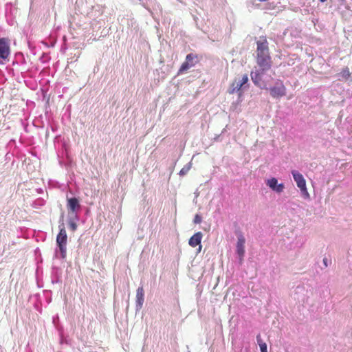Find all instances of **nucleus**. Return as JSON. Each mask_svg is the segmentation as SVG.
Listing matches in <instances>:
<instances>
[{
    "label": "nucleus",
    "mask_w": 352,
    "mask_h": 352,
    "mask_svg": "<svg viewBox=\"0 0 352 352\" xmlns=\"http://www.w3.org/2000/svg\"><path fill=\"white\" fill-rule=\"evenodd\" d=\"M256 63L260 67V69L252 72L250 76L256 87L261 89H266V85L263 82L262 76L265 72L269 70L272 67V60L266 37H260V39L256 42Z\"/></svg>",
    "instance_id": "1"
},
{
    "label": "nucleus",
    "mask_w": 352,
    "mask_h": 352,
    "mask_svg": "<svg viewBox=\"0 0 352 352\" xmlns=\"http://www.w3.org/2000/svg\"><path fill=\"white\" fill-rule=\"evenodd\" d=\"M67 235L64 227L60 229L59 233L56 236V243L59 248L61 257L65 258L66 257V251H67Z\"/></svg>",
    "instance_id": "2"
},
{
    "label": "nucleus",
    "mask_w": 352,
    "mask_h": 352,
    "mask_svg": "<svg viewBox=\"0 0 352 352\" xmlns=\"http://www.w3.org/2000/svg\"><path fill=\"white\" fill-rule=\"evenodd\" d=\"M270 95L274 98H280L286 96L287 89L280 80H277L275 85L269 88Z\"/></svg>",
    "instance_id": "3"
},
{
    "label": "nucleus",
    "mask_w": 352,
    "mask_h": 352,
    "mask_svg": "<svg viewBox=\"0 0 352 352\" xmlns=\"http://www.w3.org/2000/svg\"><path fill=\"white\" fill-rule=\"evenodd\" d=\"M199 62V57L195 54H188L185 61L182 64L180 68L178 70V75L182 74L190 68L194 67Z\"/></svg>",
    "instance_id": "4"
},
{
    "label": "nucleus",
    "mask_w": 352,
    "mask_h": 352,
    "mask_svg": "<svg viewBox=\"0 0 352 352\" xmlns=\"http://www.w3.org/2000/svg\"><path fill=\"white\" fill-rule=\"evenodd\" d=\"M10 55L9 40L6 38H0V64H4L6 61H8Z\"/></svg>",
    "instance_id": "5"
},
{
    "label": "nucleus",
    "mask_w": 352,
    "mask_h": 352,
    "mask_svg": "<svg viewBox=\"0 0 352 352\" xmlns=\"http://www.w3.org/2000/svg\"><path fill=\"white\" fill-rule=\"evenodd\" d=\"M248 76L247 74H245L242 79L239 81L234 80L232 83L231 84L228 92L230 94H233L236 91H239L241 90V89L243 87L244 85L248 83Z\"/></svg>",
    "instance_id": "6"
},
{
    "label": "nucleus",
    "mask_w": 352,
    "mask_h": 352,
    "mask_svg": "<svg viewBox=\"0 0 352 352\" xmlns=\"http://www.w3.org/2000/svg\"><path fill=\"white\" fill-rule=\"evenodd\" d=\"M267 185L276 192H282L285 188L283 184H278V180L275 177H272L267 181Z\"/></svg>",
    "instance_id": "7"
},
{
    "label": "nucleus",
    "mask_w": 352,
    "mask_h": 352,
    "mask_svg": "<svg viewBox=\"0 0 352 352\" xmlns=\"http://www.w3.org/2000/svg\"><path fill=\"white\" fill-rule=\"evenodd\" d=\"M202 237L203 234L201 232H196L190 238L188 241L189 245L192 248H195L197 245H199L198 251L200 252L201 250V245L200 244Z\"/></svg>",
    "instance_id": "8"
},
{
    "label": "nucleus",
    "mask_w": 352,
    "mask_h": 352,
    "mask_svg": "<svg viewBox=\"0 0 352 352\" xmlns=\"http://www.w3.org/2000/svg\"><path fill=\"white\" fill-rule=\"evenodd\" d=\"M245 239L244 236L242 234H240L238 236L237 243H236V252L240 256V258L242 259V258L244 256L245 254Z\"/></svg>",
    "instance_id": "9"
},
{
    "label": "nucleus",
    "mask_w": 352,
    "mask_h": 352,
    "mask_svg": "<svg viewBox=\"0 0 352 352\" xmlns=\"http://www.w3.org/2000/svg\"><path fill=\"white\" fill-rule=\"evenodd\" d=\"M292 174L293 175L294 179L295 180L297 184V186L299 188H302V187L306 186V181L301 173H300L297 170H292Z\"/></svg>",
    "instance_id": "10"
},
{
    "label": "nucleus",
    "mask_w": 352,
    "mask_h": 352,
    "mask_svg": "<svg viewBox=\"0 0 352 352\" xmlns=\"http://www.w3.org/2000/svg\"><path fill=\"white\" fill-rule=\"evenodd\" d=\"M68 210L74 212L78 209L80 208L79 201L77 198L73 197L67 199V204Z\"/></svg>",
    "instance_id": "11"
},
{
    "label": "nucleus",
    "mask_w": 352,
    "mask_h": 352,
    "mask_svg": "<svg viewBox=\"0 0 352 352\" xmlns=\"http://www.w3.org/2000/svg\"><path fill=\"white\" fill-rule=\"evenodd\" d=\"M144 300V291L143 287H140L136 291V302L137 305L142 307Z\"/></svg>",
    "instance_id": "12"
},
{
    "label": "nucleus",
    "mask_w": 352,
    "mask_h": 352,
    "mask_svg": "<svg viewBox=\"0 0 352 352\" xmlns=\"http://www.w3.org/2000/svg\"><path fill=\"white\" fill-rule=\"evenodd\" d=\"M190 168H191V164H190V163H189L188 164H187L186 166H185L180 170L179 175H181V176L185 175L190 170Z\"/></svg>",
    "instance_id": "13"
},
{
    "label": "nucleus",
    "mask_w": 352,
    "mask_h": 352,
    "mask_svg": "<svg viewBox=\"0 0 352 352\" xmlns=\"http://www.w3.org/2000/svg\"><path fill=\"white\" fill-rule=\"evenodd\" d=\"M341 74L342 77H344V78H349V76H351V72L349 71V67H346L345 68H344L341 72Z\"/></svg>",
    "instance_id": "14"
},
{
    "label": "nucleus",
    "mask_w": 352,
    "mask_h": 352,
    "mask_svg": "<svg viewBox=\"0 0 352 352\" xmlns=\"http://www.w3.org/2000/svg\"><path fill=\"white\" fill-rule=\"evenodd\" d=\"M300 190L305 198H306V199L309 198V193L308 192L306 186L302 187V188H300Z\"/></svg>",
    "instance_id": "15"
},
{
    "label": "nucleus",
    "mask_w": 352,
    "mask_h": 352,
    "mask_svg": "<svg viewBox=\"0 0 352 352\" xmlns=\"http://www.w3.org/2000/svg\"><path fill=\"white\" fill-rule=\"evenodd\" d=\"M69 226L72 231H75L77 229V224L73 221L69 222Z\"/></svg>",
    "instance_id": "16"
},
{
    "label": "nucleus",
    "mask_w": 352,
    "mask_h": 352,
    "mask_svg": "<svg viewBox=\"0 0 352 352\" xmlns=\"http://www.w3.org/2000/svg\"><path fill=\"white\" fill-rule=\"evenodd\" d=\"M201 221H202L201 217L199 214H197L194 218V221H193L194 223H200L201 222Z\"/></svg>",
    "instance_id": "17"
},
{
    "label": "nucleus",
    "mask_w": 352,
    "mask_h": 352,
    "mask_svg": "<svg viewBox=\"0 0 352 352\" xmlns=\"http://www.w3.org/2000/svg\"><path fill=\"white\" fill-rule=\"evenodd\" d=\"M259 346L261 352H267V346L266 343L260 344Z\"/></svg>",
    "instance_id": "18"
},
{
    "label": "nucleus",
    "mask_w": 352,
    "mask_h": 352,
    "mask_svg": "<svg viewBox=\"0 0 352 352\" xmlns=\"http://www.w3.org/2000/svg\"><path fill=\"white\" fill-rule=\"evenodd\" d=\"M256 339H257V342H258V345L260 346V344H263L265 343L261 338V336H257L256 337Z\"/></svg>",
    "instance_id": "19"
},
{
    "label": "nucleus",
    "mask_w": 352,
    "mask_h": 352,
    "mask_svg": "<svg viewBox=\"0 0 352 352\" xmlns=\"http://www.w3.org/2000/svg\"><path fill=\"white\" fill-rule=\"evenodd\" d=\"M327 261H328V260H327V258H324L323 259V263H324V265H325L326 267H327V265H328V264H327Z\"/></svg>",
    "instance_id": "20"
},
{
    "label": "nucleus",
    "mask_w": 352,
    "mask_h": 352,
    "mask_svg": "<svg viewBox=\"0 0 352 352\" xmlns=\"http://www.w3.org/2000/svg\"><path fill=\"white\" fill-rule=\"evenodd\" d=\"M326 1H327V0H320V2H322V3H324V2H325Z\"/></svg>",
    "instance_id": "21"
}]
</instances>
